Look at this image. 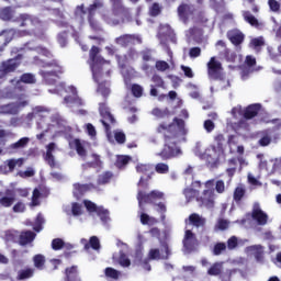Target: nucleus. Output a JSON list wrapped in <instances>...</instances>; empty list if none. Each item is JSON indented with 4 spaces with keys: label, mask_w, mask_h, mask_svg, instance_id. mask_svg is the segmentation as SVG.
I'll return each instance as SVG.
<instances>
[{
    "label": "nucleus",
    "mask_w": 281,
    "mask_h": 281,
    "mask_svg": "<svg viewBox=\"0 0 281 281\" xmlns=\"http://www.w3.org/2000/svg\"><path fill=\"white\" fill-rule=\"evenodd\" d=\"M258 111H260V104H251L248 105L245 110H243V106L237 105L232 109V115L235 117V120L240 119L237 123H233V128L236 133H240V131H248L249 130V123H247V120H251L258 115Z\"/></svg>",
    "instance_id": "5"
},
{
    "label": "nucleus",
    "mask_w": 281,
    "mask_h": 281,
    "mask_svg": "<svg viewBox=\"0 0 281 281\" xmlns=\"http://www.w3.org/2000/svg\"><path fill=\"white\" fill-rule=\"evenodd\" d=\"M196 7L194 4L182 3L178 7V16L182 23H188L190 19H194Z\"/></svg>",
    "instance_id": "24"
},
{
    "label": "nucleus",
    "mask_w": 281,
    "mask_h": 281,
    "mask_svg": "<svg viewBox=\"0 0 281 281\" xmlns=\"http://www.w3.org/2000/svg\"><path fill=\"white\" fill-rule=\"evenodd\" d=\"M158 38L169 58L172 59V50H170V47H168V41L171 43H177V37L175 36V31H172V27H170L168 24L160 25Z\"/></svg>",
    "instance_id": "14"
},
{
    "label": "nucleus",
    "mask_w": 281,
    "mask_h": 281,
    "mask_svg": "<svg viewBox=\"0 0 281 281\" xmlns=\"http://www.w3.org/2000/svg\"><path fill=\"white\" fill-rule=\"evenodd\" d=\"M155 67L157 69V71H168V69H170V64H168L165 60H156Z\"/></svg>",
    "instance_id": "59"
},
{
    "label": "nucleus",
    "mask_w": 281,
    "mask_h": 281,
    "mask_svg": "<svg viewBox=\"0 0 281 281\" xmlns=\"http://www.w3.org/2000/svg\"><path fill=\"white\" fill-rule=\"evenodd\" d=\"M0 19H2V21H12L14 23V15L12 13V9L7 7L4 9H0Z\"/></svg>",
    "instance_id": "50"
},
{
    "label": "nucleus",
    "mask_w": 281,
    "mask_h": 281,
    "mask_svg": "<svg viewBox=\"0 0 281 281\" xmlns=\"http://www.w3.org/2000/svg\"><path fill=\"white\" fill-rule=\"evenodd\" d=\"M131 161V157L130 156H117L116 158V167H119L120 169L124 168V166H126L128 162Z\"/></svg>",
    "instance_id": "58"
},
{
    "label": "nucleus",
    "mask_w": 281,
    "mask_h": 281,
    "mask_svg": "<svg viewBox=\"0 0 281 281\" xmlns=\"http://www.w3.org/2000/svg\"><path fill=\"white\" fill-rule=\"evenodd\" d=\"M49 115V109L43 105H37L33 109V112L26 115V122H32V120H36V128L43 130L45 126H42L43 122L47 121V116Z\"/></svg>",
    "instance_id": "17"
},
{
    "label": "nucleus",
    "mask_w": 281,
    "mask_h": 281,
    "mask_svg": "<svg viewBox=\"0 0 281 281\" xmlns=\"http://www.w3.org/2000/svg\"><path fill=\"white\" fill-rule=\"evenodd\" d=\"M99 113L102 117L101 123L105 128L106 137L109 142H113V136H111V127L109 126V124H115V117H113V114H111V111H109V106H106V103L99 104Z\"/></svg>",
    "instance_id": "18"
},
{
    "label": "nucleus",
    "mask_w": 281,
    "mask_h": 281,
    "mask_svg": "<svg viewBox=\"0 0 281 281\" xmlns=\"http://www.w3.org/2000/svg\"><path fill=\"white\" fill-rule=\"evenodd\" d=\"M245 243H248L247 239H238V237L236 236H232L228 240H227V249H229L231 251L234 250L236 247H243V245H245Z\"/></svg>",
    "instance_id": "46"
},
{
    "label": "nucleus",
    "mask_w": 281,
    "mask_h": 281,
    "mask_svg": "<svg viewBox=\"0 0 281 281\" xmlns=\"http://www.w3.org/2000/svg\"><path fill=\"white\" fill-rule=\"evenodd\" d=\"M116 45L128 47V45H142V36L135 34H124L115 38Z\"/></svg>",
    "instance_id": "25"
},
{
    "label": "nucleus",
    "mask_w": 281,
    "mask_h": 281,
    "mask_svg": "<svg viewBox=\"0 0 281 281\" xmlns=\"http://www.w3.org/2000/svg\"><path fill=\"white\" fill-rule=\"evenodd\" d=\"M13 88L7 87L4 89H0V100H19L23 93H19L21 88L16 87V82L12 83Z\"/></svg>",
    "instance_id": "28"
},
{
    "label": "nucleus",
    "mask_w": 281,
    "mask_h": 281,
    "mask_svg": "<svg viewBox=\"0 0 281 281\" xmlns=\"http://www.w3.org/2000/svg\"><path fill=\"white\" fill-rule=\"evenodd\" d=\"M243 16H244L245 21L247 23H249L250 25H252V26L258 25V19H256V16H254V14H251V12L244 11Z\"/></svg>",
    "instance_id": "57"
},
{
    "label": "nucleus",
    "mask_w": 281,
    "mask_h": 281,
    "mask_svg": "<svg viewBox=\"0 0 281 281\" xmlns=\"http://www.w3.org/2000/svg\"><path fill=\"white\" fill-rule=\"evenodd\" d=\"M227 164L228 168L226 169V175H228L229 181H232V177L236 175V168H238V160L236 158H231Z\"/></svg>",
    "instance_id": "47"
},
{
    "label": "nucleus",
    "mask_w": 281,
    "mask_h": 281,
    "mask_svg": "<svg viewBox=\"0 0 281 281\" xmlns=\"http://www.w3.org/2000/svg\"><path fill=\"white\" fill-rule=\"evenodd\" d=\"M71 214L72 216H81L82 214V204L74 202L71 204Z\"/></svg>",
    "instance_id": "62"
},
{
    "label": "nucleus",
    "mask_w": 281,
    "mask_h": 281,
    "mask_svg": "<svg viewBox=\"0 0 281 281\" xmlns=\"http://www.w3.org/2000/svg\"><path fill=\"white\" fill-rule=\"evenodd\" d=\"M98 8H104L103 0H94L92 4L89 5L88 9H85V4L77 5L75 9V19L82 25L85 23V19L87 14H95V10Z\"/></svg>",
    "instance_id": "16"
},
{
    "label": "nucleus",
    "mask_w": 281,
    "mask_h": 281,
    "mask_svg": "<svg viewBox=\"0 0 281 281\" xmlns=\"http://www.w3.org/2000/svg\"><path fill=\"white\" fill-rule=\"evenodd\" d=\"M88 23L92 32H102V24L97 21L94 13H87Z\"/></svg>",
    "instance_id": "42"
},
{
    "label": "nucleus",
    "mask_w": 281,
    "mask_h": 281,
    "mask_svg": "<svg viewBox=\"0 0 281 281\" xmlns=\"http://www.w3.org/2000/svg\"><path fill=\"white\" fill-rule=\"evenodd\" d=\"M223 271V262H215L209 270V276H221Z\"/></svg>",
    "instance_id": "53"
},
{
    "label": "nucleus",
    "mask_w": 281,
    "mask_h": 281,
    "mask_svg": "<svg viewBox=\"0 0 281 281\" xmlns=\"http://www.w3.org/2000/svg\"><path fill=\"white\" fill-rule=\"evenodd\" d=\"M112 4V12L115 19L106 16V14L102 13V19L108 23V25H120V23H124V19L128 16V9L124 7V0H109Z\"/></svg>",
    "instance_id": "9"
},
{
    "label": "nucleus",
    "mask_w": 281,
    "mask_h": 281,
    "mask_svg": "<svg viewBox=\"0 0 281 281\" xmlns=\"http://www.w3.org/2000/svg\"><path fill=\"white\" fill-rule=\"evenodd\" d=\"M16 52H36V54H42V56H46L47 58L52 56V53H49L47 48L43 46H35L34 42L23 44V46L16 48Z\"/></svg>",
    "instance_id": "29"
},
{
    "label": "nucleus",
    "mask_w": 281,
    "mask_h": 281,
    "mask_svg": "<svg viewBox=\"0 0 281 281\" xmlns=\"http://www.w3.org/2000/svg\"><path fill=\"white\" fill-rule=\"evenodd\" d=\"M247 256H254L257 262L265 260V247L262 245H252L245 248Z\"/></svg>",
    "instance_id": "31"
},
{
    "label": "nucleus",
    "mask_w": 281,
    "mask_h": 281,
    "mask_svg": "<svg viewBox=\"0 0 281 281\" xmlns=\"http://www.w3.org/2000/svg\"><path fill=\"white\" fill-rule=\"evenodd\" d=\"M24 159L23 158H19V159H9L4 162V166H7L9 168V172H12V170H14L18 166V168H21V166H23L24 164Z\"/></svg>",
    "instance_id": "49"
},
{
    "label": "nucleus",
    "mask_w": 281,
    "mask_h": 281,
    "mask_svg": "<svg viewBox=\"0 0 281 281\" xmlns=\"http://www.w3.org/2000/svg\"><path fill=\"white\" fill-rule=\"evenodd\" d=\"M243 16H244L245 21L247 23H249L250 25H252V26L258 25V19H256V16H254V14H251V12L244 11Z\"/></svg>",
    "instance_id": "56"
},
{
    "label": "nucleus",
    "mask_w": 281,
    "mask_h": 281,
    "mask_svg": "<svg viewBox=\"0 0 281 281\" xmlns=\"http://www.w3.org/2000/svg\"><path fill=\"white\" fill-rule=\"evenodd\" d=\"M15 236H19V244L22 246L30 245V243H34V238H36V233L32 231H24L19 235V232L11 231L7 233V240L16 241Z\"/></svg>",
    "instance_id": "20"
},
{
    "label": "nucleus",
    "mask_w": 281,
    "mask_h": 281,
    "mask_svg": "<svg viewBox=\"0 0 281 281\" xmlns=\"http://www.w3.org/2000/svg\"><path fill=\"white\" fill-rule=\"evenodd\" d=\"M190 225L193 227H203L205 225V218L196 213H193L189 216Z\"/></svg>",
    "instance_id": "45"
},
{
    "label": "nucleus",
    "mask_w": 281,
    "mask_h": 281,
    "mask_svg": "<svg viewBox=\"0 0 281 281\" xmlns=\"http://www.w3.org/2000/svg\"><path fill=\"white\" fill-rule=\"evenodd\" d=\"M113 179V172L105 171L98 177V186H106Z\"/></svg>",
    "instance_id": "51"
},
{
    "label": "nucleus",
    "mask_w": 281,
    "mask_h": 281,
    "mask_svg": "<svg viewBox=\"0 0 281 281\" xmlns=\"http://www.w3.org/2000/svg\"><path fill=\"white\" fill-rule=\"evenodd\" d=\"M19 65H21V60L18 57L11 58L1 63L0 85H2V82H5V78H8V74H12V71H16V69L19 68Z\"/></svg>",
    "instance_id": "21"
},
{
    "label": "nucleus",
    "mask_w": 281,
    "mask_h": 281,
    "mask_svg": "<svg viewBox=\"0 0 281 281\" xmlns=\"http://www.w3.org/2000/svg\"><path fill=\"white\" fill-rule=\"evenodd\" d=\"M30 144L29 137H22L18 142L11 144L9 146V150H12V153H15V150H23L27 145Z\"/></svg>",
    "instance_id": "43"
},
{
    "label": "nucleus",
    "mask_w": 281,
    "mask_h": 281,
    "mask_svg": "<svg viewBox=\"0 0 281 281\" xmlns=\"http://www.w3.org/2000/svg\"><path fill=\"white\" fill-rule=\"evenodd\" d=\"M83 205L89 214H93V212H95L103 225H106L111 222V216H109V210H105L102 206H98L95 203L89 200H85Z\"/></svg>",
    "instance_id": "19"
},
{
    "label": "nucleus",
    "mask_w": 281,
    "mask_h": 281,
    "mask_svg": "<svg viewBox=\"0 0 281 281\" xmlns=\"http://www.w3.org/2000/svg\"><path fill=\"white\" fill-rule=\"evenodd\" d=\"M69 147L77 151V155L85 161L87 159V143L78 138L68 140Z\"/></svg>",
    "instance_id": "30"
},
{
    "label": "nucleus",
    "mask_w": 281,
    "mask_h": 281,
    "mask_svg": "<svg viewBox=\"0 0 281 281\" xmlns=\"http://www.w3.org/2000/svg\"><path fill=\"white\" fill-rule=\"evenodd\" d=\"M45 224V217H43V214H37L35 222L32 223L30 221H26V225H32L34 232H43V225Z\"/></svg>",
    "instance_id": "44"
},
{
    "label": "nucleus",
    "mask_w": 281,
    "mask_h": 281,
    "mask_svg": "<svg viewBox=\"0 0 281 281\" xmlns=\"http://www.w3.org/2000/svg\"><path fill=\"white\" fill-rule=\"evenodd\" d=\"M215 186V190L218 194H223L225 192V182L223 180H207L205 182L206 190L203 191L202 195L198 198V201L201 203L203 207H207V210H212L214 207V199H216V194H214V189H210Z\"/></svg>",
    "instance_id": "6"
},
{
    "label": "nucleus",
    "mask_w": 281,
    "mask_h": 281,
    "mask_svg": "<svg viewBox=\"0 0 281 281\" xmlns=\"http://www.w3.org/2000/svg\"><path fill=\"white\" fill-rule=\"evenodd\" d=\"M100 54V48L92 46L89 53V65L92 71V78L94 82H98V93H101L103 98L109 97L111 89L109 88V81L106 78L111 76V61L104 60Z\"/></svg>",
    "instance_id": "3"
},
{
    "label": "nucleus",
    "mask_w": 281,
    "mask_h": 281,
    "mask_svg": "<svg viewBox=\"0 0 281 281\" xmlns=\"http://www.w3.org/2000/svg\"><path fill=\"white\" fill-rule=\"evenodd\" d=\"M16 201V191L14 189H7L3 192L0 191V207H10L14 205Z\"/></svg>",
    "instance_id": "27"
},
{
    "label": "nucleus",
    "mask_w": 281,
    "mask_h": 281,
    "mask_svg": "<svg viewBox=\"0 0 281 281\" xmlns=\"http://www.w3.org/2000/svg\"><path fill=\"white\" fill-rule=\"evenodd\" d=\"M252 218L256 221L257 224L259 225H266L267 222L269 221V215L260 209L259 203H255L252 207Z\"/></svg>",
    "instance_id": "35"
},
{
    "label": "nucleus",
    "mask_w": 281,
    "mask_h": 281,
    "mask_svg": "<svg viewBox=\"0 0 281 281\" xmlns=\"http://www.w3.org/2000/svg\"><path fill=\"white\" fill-rule=\"evenodd\" d=\"M49 93H57V95H63L64 93H70L64 98V104L69 109L74 106H83L85 101L78 97V90L74 86L65 87V83H59L56 89H49Z\"/></svg>",
    "instance_id": "8"
},
{
    "label": "nucleus",
    "mask_w": 281,
    "mask_h": 281,
    "mask_svg": "<svg viewBox=\"0 0 281 281\" xmlns=\"http://www.w3.org/2000/svg\"><path fill=\"white\" fill-rule=\"evenodd\" d=\"M56 143H49L48 145H46V154L44 156V159L50 168H59V165H57L56 162V158H54V150H56Z\"/></svg>",
    "instance_id": "36"
},
{
    "label": "nucleus",
    "mask_w": 281,
    "mask_h": 281,
    "mask_svg": "<svg viewBox=\"0 0 281 281\" xmlns=\"http://www.w3.org/2000/svg\"><path fill=\"white\" fill-rule=\"evenodd\" d=\"M78 267L72 266L66 269V281H79Z\"/></svg>",
    "instance_id": "48"
},
{
    "label": "nucleus",
    "mask_w": 281,
    "mask_h": 281,
    "mask_svg": "<svg viewBox=\"0 0 281 281\" xmlns=\"http://www.w3.org/2000/svg\"><path fill=\"white\" fill-rule=\"evenodd\" d=\"M53 14L55 16H58L59 20H55L56 26L57 27H65L66 30H70L71 36L72 38H75L76 43H79V45L81 46L82 52H87L89 49V47L87 45H82V43L80 42V32L76 31V29H74V26H69V23H67V21H65V14H63V12H60V10L58 9H53Z\"/></svg>",
    "instance_id": "15"
},
{
    "label": "nucleus",
    "mask_w": 281,
    "mask_h": 281,
    "mask_svg": "<svg viewBox=\"0 0 281 281\" xmlns=\"http://www.w3.org/2000/svg\"><path fill=\"white\" fill-rule=\"evenodd\" d=\"M30 105V99L26 94H21L16 102H11L4 105H0V114L1 115H19L21 111L25 109V106Z\"/></svg>",
    "instance_id": "12"
},
{
    "label": "nucleus",
    "mask_w": 281,
    "mask_h": 281,
    "mask_svg": "<svg viewBox=\"0 0 281 281\" xmlns=\"http://www.w3.org/2000/svg\"><path fill=\"white\" fill-rule=\"evenodd\" d=\"M262 45H265V37L262 36L252 38L250 41V47H252V49H256V52H260V47H262Z\"/></svg>",
    "instance_id": "55"
},
{
    "label": "nucleus",
    "mask_w": 281,
    "mask_h": 281,
    "mask_svg": "<svg viewBox=\"0 0 281 281\" xmlns=\"http://www.w3.org/2000/svg\"><path fill=\"white\" fill-rule=\"evenodd\" d=\"M35 65H38L40 67H43L44 70H41L40 74L45 80L46 85H56V79L58 78V74H63V66L58 64V61L53 60L45 63L38 57H34Z\"/></svg>",
    "instance_id": "7"
},
{
    "label": "nucleus",
    "mask_w": 281,
    "mask_h": 281,
    "mask_svg": "<svg viewBox=\"0 0 281 281\" xmlns=\"http://www.w3.org/2000/svg\"><path fill=\"white\" fill-rule=\"evenodd\" d=\"M183 247L186 254H191L196 249V237L193 235L192 231L187 229L183 239Z\"/></svg>",
    "instance_id": "34"
},
{
    "label": "nucleus",
    "mask_w": 281,
    "mask_h": 281,
    "mask_svg": "<svg viewBox=\"0 0 281 281\" xmlns=\"http://www.w3.org/2000/svg\"><path fill=\"white\" fill-rule=\"evenodd\" d=\"M11 85H16L20 88V91H23V83L24 85H35L36 83V76L32 72L23 74L20 79H12Z\"/></svg>",
    "instance_id": "33"
},
{
    "label": "nucleus",
    "mask_w": 281,
    "mask_h": 281,
    "mask_svg": "<svg viewBox=\"0 0 281 281\" xmlns=\"http://www.w3.org/2000/svg\"><path fill=\"white\" fill-rule=\"evenodd\" d=\"M115 58L119 63V67L122 68L121 74L124 78V82H125L126 87H128V82H131V72H128V70H126V68H124L126 66V64L124 63L126 57L115 55Z\"/></svg>",
    "instance_id": "38"
},
{
    "label": "nucleus",
    "mask_w": 281,
    "mask_h": 281,
    "mask_svg": "<svg viewBox=\"0 0 281 281\" xmlns=\"http://www.w3.org/2000/svg\"><path fill=\"white\" fill-rule=\"evenodd\" d=\"M256 65V57L248 55L245 60V65L240 67L241 80H247L250 74H254V66Z\"/></svg>",
    "instance_id": "32"
},
{
    "label": "nucleus",
    "mask_w": 281,
    "mask_h": 281,
    "mask_svg": "<svg viewBox=\"0 0 281 281\" xmlns=\"http://www.w3.org/2000/svg\"><path fill=\"white\" fill-rule=\"evenodd\" d=\"M32 276H34L33 269L21 270L18 274V280H27V278H32Z\"/></svg>",
    "instance_id": "61"
},
{
    "label": "nucleus",
    "mask_w": 281,
    "mask_h": 281,
    "mask_svg": "<svg viewBox=\"0 0 281 281\" xmlns=\"http://www.w3.org/2000/svg\"><path fill=\"white\" fill-rule=\"evenodd\" d=\"M220 56L227 60V63H234L236 60V53L229 50V48L225 49V52H221Z\"/></svg>",
    "instance_id": "54"
},
{
    "label": "nucleus",
    "mask_w": 281,
    "mask_h": 281,
    "mask_svg": "<svg viewBox=\"0 0 281 281\" xmlns=\"http://www.w3.org/2000/svg\"><path fill=\"white\" fill-rule=\"evenodd\" d=\"M119 263L121 267H131V259L124 254V250L120 251Z\"/></svg>",
    "instance_id": "60"
},
{
    "label": "nucleus",
    "mask_w": 281,
    "mask_h": 281,
    "mask_svg": "<svg viewBox=\"0 0 281 281\" xmlns=\"http://www.w3.org/2000/svg\"><path fill=\"white\" fill-rule=\"evenodd\" d=\"M170 257V248H168V244L162 243L161 249L154 248L149 250L148 258L149 260H168Z\"/></svg>",
    "instance_id": "26"
},
{
    "label": "nucleus",
    "mask_w": 281,
    "mask_h": 281,
    "mask_svg": "<svg viewBox=\"0 0 281 281\" xmlns=\"http://www.w3.org/2000/svg\"><path fill=\"white\" fill-rule=\"evenodd\" d=\"M105 276H106V278H112V280H117V278H120L121 273H120V271H117L113 268H106Z\"/></svg>",
    "instance_id": "64"
},
{
    "label": "nucleus",
    "mask_w": 281,
    "mask_h": 281,
    "mask_svg": "<svg viewBox=\"0 0 281 281\" xmlns=\"http://www.w3.org/2000/svg\"><path fill=\"white\" fill-rule=\"evenodd\" d=\"M158 133H162L165 136V147L158 154V157H161L164 161L166 159H172V157H179L181 155V148L177 144L186 142V135H188L186 121L176 117L169 125L162 123L158 126Z\"/></svg>",
    "instance_id": "2"
},
{
    "label": "nucleus",
    "mask_w": 281,
    "mask_h": 281,
    "mask_svg": "<svg viewBox=\"0 0 281 281\" xmlns=\"http://www.w3.org/2000/svg\"><path fill=\"white\" fill-rule=\"evenodd\" d=\"M207 74L211 80H216L221 89H225V75H223V65L216 60V57H211L207 63Z\"/></svg>",
    "instance_id": "13"
},
{
    "label": "nucleus",
    "mask_w": 281,
    "mask_h": 281,
    "mask_svg": "<svg viewBox=\"0 0 281 281\" xmlns=\"http://www.w3.org/2000/svg\"><path fill=\"white\" fill-rule=\"evenodd\" d=\"M258 144L259 146H269V144L273 143L277 144L278 140L280 139V135H278V132H276V130H263L261 132L258 133Z\"/></svg>",
    "instance_id": "22"
},
{
    "label": "nucleus",
    "mask_w": 281,
    "mask_h": 281,
    "mask_svg": "<svg viewBox=\"0 0 281 281\" xmlns=\"http://www.w3.org/2000/svg\"><path fill=\"white\" fill-rule=\"evenodd\" d=\"M92 158L94 161L92 162H86L82 165L83 170H87V168H95L102 166V161H100V156L97 154H92Z\"/></svg>",
    "instance_id": "52"
},
{
    "label": "nucleus",
    "mask_w": 281,
    "mask_h": 281,
    "mask_svg": "<svg viewBox=\"0 0 281 281\" xmlns=\"http://www.w3.org/2000/svg\"><path fill=\"white\" fill-rule=\"evenodd\" d=\"M52 124H47V121H44L42 123V126H44L43 130L37 128V131H42L41 134L36 135L37 139H43L45 137V133H48V131H52V126H57L59 128L58 133H70L71 127L67 125V121L60 116V114H55L50 117Z\"/></svg>",
    "instance_id": "10"
},
{
    "label": "nucleus",
    "mask_w": 281,
    "mask_h": 281,
    "mask_svg": "<svg viewBox=\"0 0 281 281\" xmlns=\"http://www.w3.org/2000/svg\"><path fill=\"white\" fill-rule=\"evenodd\" d=\"M136 172L138 175H144L140 177L139 182H138V193H137V201H138V215L140 218L142 225H157L159 221L157 218L146 214L144 212V205L146 203H157V201L164 200V192L154 190L150 193H146V188H148V182L147 179H150L153 175H155V169L153 168V165L148 164H140L136 166Z\"/></svg>",
    "instance_id": "1"
},
{
    "label": "nucleus",
    "mask_w": 281,
    "mask_h": 281,
    "mask_svg": "<svg viewBox=\"0 0 281 281\" xmlns=\"http://www.w3.org/2000/svg\"><path fill=\"white\" fill-rule=\"evenodd\" d=\"M225 136L218 134L214 137V143L211 144L204 153H201V143H196L194 155L205 161L207 168L214 169L221 166V161L225 159V148L223 147Z\"/></svg>",
    "instance_id": "4"
},
{
    "label": "nucleus",
    "mask_w": 281,
    "mask_h": 281,
    "mask_svg": "<svg viewBox=\"0 0 281 281\" xmlns=\"http://www.w3.org/2000/svg\"><path fill=\"white\" fill-rule=\"evenodd\" d=\"M33 262L36 267V269H43L44 265H45V256L43 255H36L33 258Z\"/></svg>",
    "instance_id": "63"
},
{
    "label": "nucleus",
    "mask_w": 281,
    "mask_h": 281,
    "mask_svg": "<svg viewBox=\"0 0 281 281\" xmlns=\"http://www.w3.org/2000/svg\"><path fill=\"white\" fill-rule=\"evenodd\" d=\"M32 34H35V36H38L40 38H45V34L37 35L36 31L32 29L31 31L27 30H14L10 29L7 31H2L0 34V52H3L5 46L12 41L13 36H32Z\"/></svg>",
    "instance_id": "11"
},
{
    "label": "nucleus",
    "mask_w": 281,
    "mask_h": 281,
    "mask_svg": "<svg viewBox=\"0 0 281 281\" xmlns=\"http://www.w3.org/2000/svg\"><path fill=\"white\" fill-rule=\"evenodd\" d=\"M227 38L233 45H240L245 41V35L238 30H233L227 32Z\"/></svg>",
    "instance_id": "39"
},
{
    "label": "nucleus",
    "mask_w": 281,
    "mask_h": 281,
    "mask_svg": "<svg viewBox=\"0 0 281 281\" xmlns=\"http://www.w3.org/2000/svg\"><path fill=\"white\" fill-rule=\"evenodd\" d=\"M151 82H154L155 86L154 85L150 86V95H153L154 98H157V88L155 87H160L161 89H164L165 88L164 79L159 75H154L151 77Z\"/></svg>",
    "instance_id": "41"
},
{
    "label": "nucleus",
    "mask_w": 281,
    "mask_h": 281,
    "mask_svg": "<svg viewBox=\"0 0 281 281\" xmlns=\"http://www.w3.org/2000/svg\"><path fill=\"white\" fill-rule=\"evenodd\" d=\"M195 188H201V181H195L192 183V188L184 189L183 194L187 201H192V199H194V196L199 194V190H196Z\"/></svg>",
    "instance_id": "40"
},
{
    "label": "nucleus",
    "mask_w": 281,
    "mask_h": 281,
    "mask_svg": "<svg viewBox=\"0 0 281 281\" xmlns=\"http://www.w3.org/2000/svg\"><path fill=\"white\" fill-rule=\"evenodd\" d=\"M89 190H98V187H95L93 183H89V184L75 183L72 194L76 199H80V196H82L85 192H89Z\"/></svg>",
    "instance_id": "37"
},
{
    "label": "nucleus",
    "mask_w": 281,
    "mask_h": 281,
    "mask_svg": "<svg viewBox=\"0 0 281 281\" xmlns=\"http://www.w3.org/2000/svg\"><path fill=\"white\" fill-rule=\"evenodd\" d=\"M13 23H18L19 27H36L41 25L38 18L27 13H21L15 16Z\"/></svg>",
    "instance_id": "23"
}]
</instances>
